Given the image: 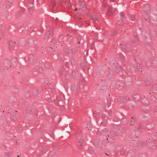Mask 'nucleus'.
I'll use <instances>...</instances> for the list:
<instances>
[{
  "label": "nucleus",
  "mask_w": 157,
  "mask_h": 157,
  "mask_svg": "<svg viewBox=\"0 0 157 157\" xmlns=\"http://www.w3.org/2000/svg\"><path fill=\"white\" fill-rule=\"evenodd\" d=\"M57 42L56 40L55 39H52L51 41V45L53 47L56 48L57 47V44H56Z\"/></svg>",
  "instance_id": "1"
},
{
  "label": "nucleus",
  "mask_w": 157,
  "mask_h": 157,
  "mask_svg": "<svg viewBox=\"0 0 157 157\" xmlns=\"http://www.w3.org/2000/svg\"><path fill=\"white\" fill-rule=\"evenodd\" d=\"M116 9L115 8L113 10H112L111 9L109 8L107 11V13L108 15L110 16L113 13V12L115 11H116Z\"/></svg>",
  "instance_id": "2"
},
{
  "label": "nucleus",
  "mask_w": 157,
  "mask_h": 157,
  "mask_svg": "<svg viewBox=\"0 0 157 157\" xmlns=\"http://www.w3.org/2000/svg\"><path fill=\"white\" fill-rule=\"evenodd\" d=\"M150 7L148 6H144V13L143 15V16L145 15V13H147V11H148V10H147V9L148 8L149 10H150Z\"/></svg>",
  "instance_id": "3"
},
{
  "label": "nucleus",
  "mask_w": 157,
  "mask_h": 157,
  "mask_svg": "<svg viewBox=\"0 0 157 157\" xmlns=\"http://www.w3.org/2000/svg\"><path fill=\"white\" fill-rule=\"evenodd\" d=\"M90 18L94 21L95 20H97L98 22H99V20L95 16H90Z\"/></svg>",
  "instance_id": "4"
},
{
  "label": "nucleus",
  "mask_w": 157,
  "mask_h": 157,
  "mask_svg": "<svg viewBox=\"0 0 157 157\" xmlns=\"http://www.w3.org/2000/svg\"><path fill=\"white\" fill-rule=\"evenodd\" d=\"M78 5L82 7H85V3L82 1L79 2Z\"/></svg>",
  "instance_id": "5"
},
{
  "label": "nucleus",
  "mask_w": 157,
  "mask_h": 157,
  "mask_svg": "<svg viewBox=\"0 0 157 157\" xmlns=\"http://www.w3.org/2000/svg\"><path fill=\"white\" fill-rule=\"evenodd\" d=\"M78 74V72L76 71H74L72 73V75L74 78H75Z\"/></svg>",
  "instance_id": "6"
},
{
  "label": "nucleus",
  "mask_w": 157,
  "mask_h": 157,
  "mask_svg": "<svg viewBox=\"0 0 157 157\" xmlns=\"http://www.w3.org/2000/svg\"><path fill=\"white\" fill-rule=\"evenodd\" d=\"M113 75V72L112 71H109L107 75V76L109 78H111Z\"/></svg>",
  "instance_id": "7"
},
{
  "label": "nucleus",
  "mask_w": 157,
  "mask_h": 157,
  "mask_svg": "<svg viewBox=\"0 0 157 157\" xmlns=\"http://www.w3.org/2000/svg\"><path fill=\"white\" fill-rule=\"evenodd\" d=\"M117 69L116 70L117 72V73H119L121 71L122 68L121 67H117Z\"/></svg>",
  "instance_id": "8"
},
{
  "label": "nucleus",
  "mask_w": 157,
  "mask_h": 157,
  "mask_svg": "<svg viewBox=\"0 0 157 157\" xmlns=\"http://www.w3.org/2000/svg\"><path fill=\"white\" fill-rule=\"evenodd\" d=\"M55 0H52L51 1V4L52 7L54 6L55 4Z\"/></svg>",
  "instance_id": "9"
},
{
  "label": "nucleus",
  "mask_w": 157,
  "mask_h": 157,
  "mask_svg": "<svg viewBox=\"0 0 157 157\" xmlns=\"http://www.w3.org/2000/svg\"><path fill=\"white\" fill-rule=\"evenodd\" d=\"M52 49H53V51H55V48L54 47H53L52 46V47H50L48 48V51H50L52 50Z\"/></svg>",
  "instance_id": "10"
},
{
  "label": "nucleus",
  "mask_w": 157,
  "mask_h": 157,
  "mask_svg": "<svg viewBox=\"0 0 157 157\" xmlns=\"http://www.w3.org/2000/svg\"><path fill=\"white\" fill-rule=\"evenodd\" d=\"M78 140L79 143H82L84 141V140L82 138H79Z\"/></svg>",
  "instance_id": "11"
},
{
  "label": "nucleus",
  "mask_w": 157,
  "mask_h": 157,
  "mask_svg": "<svg viewBox=\"0 0 157 157\" xmlns=\"http://www.w3.org/2000/svg\"><path fill=\"white\" fill-rule=\"evenodd\" d=\"M75 52V49L73 48L71 50V51L70 52V53L72 55V54H73Z\"/></svg>",
  "instance_id": "12"
},
{
  "label": "nucleus",
  "mask_w": 157,
  "mask_h": 157,
  "mask_svg": "<svg viewBox=\"0 0 157 157\" xmlns=\"http://www.w3.org/2000/svg\"><path fill=\"white\" fill-rule=\"evenodd\" d=\"M100 74L103 75V74L105 73V71H104V70L101 69L100 70Z\"/></svg>",
  "instance_id": "13"
},
{
  "label": "nucleus",
  "mask_w": 157,
  "mask_h": 157,
  "mask_svg": "<svg viewBox=\"0 0 157 157\" xmlns=\"http://www.w3.org/2000/svg\"><path fill=\"white\" fill-rule=\"evenodd\" d=\"M132 120H131V124L132 125L134 124V119L133 117H132Z\"/></svg>",
  "instance_id": "14"
},
{
  "label": "nucleus",
  "mask_w": 157,
  "mask_h": 157,
  "mask_svg": "<svg viewBox=\"0 0 157 157\" xmlns=\"http://www.w3.org/2000/svg\"><path fill=\"white\" fill-rule=\"evenodd\" d=\"M43 71V69L42 67H41L39 68V71L40 72H41Z\"/></svg>",
  "instance_id": "15"
},
{
  "label": "nucleus",
  "mask_w": 157,
  "mask_h": 157,
  "mask_svg": "<svg viewBox=\"0 0 157 157\" xmlns=\"http://www.w3.org/2000/svg\"><path fill=\"white\" fill-rule=\"evenodd\" d=\"M137 69H138V71H140L141 72H142V68H140V67H139V68L137 67Z\"/></svg>",
  "instance_id": "16"
},
{
  "label": "nucleus",
  "mask_w": 157,
  "mask_h": 157,
  "mask_svg": "<svg viewBox=\"0 0 157 157\" xmlns=\"http://www.w3.org/2000/svg\"><path fill=\"white\" fill-rule=\"evenodd\" d=\"M50 32H47L46 33V36H47V37H48V35H49L50 34Z\"/></svg>",
  "instance_id": "17"
},
{
  "label": "nucleus",
  "mask_w": 157,
  "mask_h": 157,
  "mask_svg": "<svg viewBox=\"0 0 157 157\" xmlns=\"http://www.w3.org/2000/svg\"><path fill=\"white\" fill-rule=\"evenodd\" d=\"M101 133V131L99 130L98 131L97 133L98 135H100Z\"/></svg>",
  "instance_id": "18"
},
{
  "label": "nucleus",
  "mask_w": 157,
  "mask_h": 157,
  "mask_svg": "<svg viewBox=\"0 0 157 157\" xmlns=\"http://www.w3.org/2000/svg\"><path fill=\"white\" fill-rule=\"evenodd\" d=\"M90 124H87V126H86V127L87 128H90Z\"/></svg>",
  "instance_id": "19"
},
{
  "label": "nucleus",
  "mask_w": 157,
  "mask_h": 157,
  "mask_svg": "<svg viewBox=\"0 0 157 157\" xmlns=\"http://www.w3.org/2000/svg\"><path fill=\"white\" fill-rule=\"evenodd\" d=\"M81 67H82V69L84 70V69L83 68H84V67H85V66L84 65H81Z\"/></svg>",
  "instance_id": "20"
},
{
  "label": "nucleus",
  "mask_w": 157,
  "mask_h": 157,
  "mask_svg": "<svg viewBox=\"0 0 157 157\" xmlns=\"http://www.w3.org/2000/svg\"><path fill=\"white\" fill-rule=\"evenodd\" d=\"M136 40H135L132 41V43H136Z\"/></svg>",
  "instance_id": "21"
},
{
  "label": "nucleus",
  "mask_w": 157,
  "mask_h": 157,
  "mask_svg": "<svg viewBox=\"0 0 157 157\" xmlns=\"http://www.w3.org/2000/svg\"><path fill=\"white\" fill-rule=\"evenodd\" d=\"M65 52L67 54H68L69 53V52L66 51H65Z\"/></svg>",
  "instance_id": "22"
},
{
  "label": "nucleus",
  "mask_w": 157,
  "mask_h": 157,
  "mask_svg": "<svg viewBox=\"0 0 157 157\" xmlns=\"http://www.w3.org/2000/svg\"><path fill=\"white\" fill-rule=\"evenodd\" d=\"M105 131V130H102L101 132H104Z\"/></svg>",
  "instance_id": "23"
},
{
  "label": "nucleus",
  "mask_w": 157,
  "mask_h": 157,
  "mask_svg": "<svg viewBox=\"0 0 157 157\" xmlns=\"http://www.w3.org/2000/svg\"><path fill=\"white\" fill-rule=\"evenodd\" d=\"M132 18H135L134 16V15H132Z\"/></svg>",
  "instance_id": "24"
},
{
  "label": "nucleus",
  "mask_w": 157,
  "mask_h": 157,
  "mask_svg": "<svg viewBox=\"0 0 157 157\" xmlns=\"http://www.w3.org/2000/svg\"><path fill=\"white\" fill-rule=\"evenodd\" d=\"M121 16H122V18H124V15H121Z\"/></svg>",
  "instance_id": "25"
},
{
  "label": "nucleus",
  "mask_w": 157,
  "mask_h": 157,
  "mask_svg": "<svg viewBox=\"0 0 157 157\" xmlns=\"http://www.w3.org/2000/svg\"><path fill=\"white\" fill-rule=\"evenodd\" d=\"M115 0H110V2H113Z\"/></svg>",
  "instance_id": "26"
},
{
  "label": "nucleus",
  "mask_w": 157,
  "mask_h": 157,
  "mask_svg": "<svg viewBox=\"0 0 157 157\" xmlns=\"http://www.w3.org/2000/svg\"><path fill=\"white\" fill-rule=\"evenodd\" d=\"M110 103V101H108V103L109 104Z\"/></svg>",
  "instance_id": "27"
},
{
  "label": "nucleus",
  "mask_w": 157,
  "mask_h": 157,
  "mask_svg": "<svg viewBox=\"0 0 157 157\" xmlns=\"http://www.w3.org/2000/svg\"><path fill=\"white\" fill-rule=\"evenodd\" d=\"M131 94H133V92H131Z\"/></svg>",
  "instance_id": "28"
},
{
  "label": "nucleus",
  "mask_w": 157,
  "mask_h": 157,
  "mask_svg": "<svg viewBox=\"0 0 157 157\" xmlns=\"http://www.w3.org/2000/svg\"><path fill=\"white\" fill-rule=\"evenodd\" d=\"M78 90V88H77L76 89V90Z\"/></svg>",
  "instance_id": "29"
},
{
  "label": "nucleus",
  "mask_w": 157,
  "mask_h": 157,
  "mask_svg": "<svg viewBox=\"0 0 157 157\" xmlns=\"http://www.w3.org/2000/svg\"><path fill=\"white\" fill-rule=\"evenodd\" d=\"M128 46H129L128 47L129 48H131V46L130 45H129Z\"/></svg>",
  "instance_id": "30"
},
{
  "label": "nucleus",
  "mask_w": 157,
  "mask_h": 157,
  "mask_svg": "<svg viewBox=\"0 0 157 157\" xmlns=\"http://www.w3.org/2000/svg\"><path fill=\"white\" fill-rule=\"evenodd\" d=\"M104 87H105V88H106V87L105 86H104Z\"/></svg>",
  "instance_id": "31"
},
{
  "label": "nucleus",
  "mask_w": 157,
  "mask_h": 157,
  "mask_svg": "<svg viewBox=\"0 0 157 157\" xmlns=\"http://www.w3.org/2000/svg\"><path fill=\"white\" fill-rule=\"evenodd\" d=\"M60 38H61V39L62 38V36H61V37H60Z\"/></svg>",
  "instance_id": "32"
},
{
  "label": "nucleus",
  "mask_w": 157,
  "mask_h": 157,
  "mask_svg": "<svg viewBox=\"0 0 157 157\" xmlns=\"http://www.w3.org/2000/svg\"><path fill=\"white\" fill-rule=\"evenodd\" d=\"M19 155H17V157H19Z\"/></svg>",
  "instance_id": "33"
},
{
  "label": "nucleus",
  "mask_w": 157,
  "mask_h": 157,
  "mask_svg": "<svg viewBox=\"0 0 157 157\" xmlns=\"http://www.w3.org/2000/svg\"><path fill=\"white\" fill-rule=\"evenodd\" d=\"M145 20H147V19L146 18H145Z\"/></svg>",
  "instance_id": "34"
},
{
  "label": "nucleus",
  "mask_w": 157,
  "mask_h": 157,
  "mask_svg": "<svg viewBox=\"0 0 157 157\" xmlns=\"http://www.w3.org/2000/svg\"><path fill=\"white\" fill-rule=\"evenodd\" d=\"M146 83V84L147 85H148V83Z\"/></svg>",
  "instance_id": "35"
},
{
  "label": "nucleus",
  "mask_w": 157,
  "mask_h": 157,
  "mask_svg": "<svg viewBox=\"0 0 157 157\" xmlns=\"http://www.w3.org/2000/svg\"><path fill=\"white\" fill-rule=\"evenodd\" d=\"M61 46H63V45H62V44H61Z\"/></svg>",
  "instance_id": "36"
},
{
  "label": "nucleus",
  "mask_w": 157,
  "mask_h": 157,
  "mask_svg": "<svg viewBox=\"0 0 157 157\" xmlns=\"http://www.w3.org/2000/svg\"><path fill=\"white\" fill-rule=\"evenodd\" d=\"M147 83H148V81H147Z\"/></svg>",
  "instance_id": "37"
},
{
  "label": "nucleus",
  "mask_w": 157,
  "mask_h": 157,
  "mask_svg": "<svg viewBox=\"0 0 157 157\" xmlns=\"http://www.w3.org/2000/svg\"><path fill=\"white\" fill-rule=\"evenodd\" d=\"M147 83H148V81H147Z\"/></svg>",
  "instance_id": "38"
},
{
  "label": "nucleus",
  "mask_w": 157,
  "mask_h": 157,
  "mask_svg": "<svg viewBox=\"0 0 157 157\" xmlns=\"http://www.w3.org/2000/svg\"><path fill=\"white\" fill-rule=\"evenodd\" d=\"M75 10H77V9H75Z\"/></svg>",
  "instance_id": "39"
},
{
  "label": "nucleus",
  "mask_w": 157,
  "mask_h": 157,
  "mask_svg": "<svg viewBox=\"0 0 157 157\" xmlns=\"http://www.w3.org/2000/svg\"><path fill=\"white\" fill-rule=\"evenodd\" d=\"M13 120H14L15 121V120H16V119H15V120H14V119H13Z\"/></svg>",
  "instance_id": "40"
},
{
  "label": "nucleus",
  "mask_w": 157,
  "mask_h": 157,
  "mask_svg": "<svg viewBox=\"0 0 157 157\" xmlns=\"http://www.w3.org/2000/svg\"><path fill=\"white\" fill-rule=\"evenodd\" d=\"M15 111L16 112H17V110H16Z\"/></svg>",
  "instance_id": "41"
},
{
  "label": "nucleus",
  "mask_w": 157,
  "mask_h": 157,
  "mask_svg": "<svg viewBox=\"0 0 157 157\" xmlns=\"http://www.w3.org/2000/svg\"><path fill=\"white\" fill-rule=\"evenodd\" d=\"M82 144H81L80 146H82Z\"/></svg>",
  "instance_id": "42"
}]
</instances>
